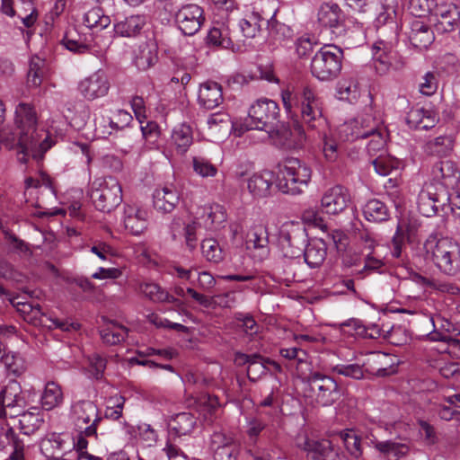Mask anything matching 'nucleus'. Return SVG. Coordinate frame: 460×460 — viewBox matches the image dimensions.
<instances>
[{"instance_id": "obj_25", "label": "nucleus", "mask_w": 460, "mask_h": 460, "mask_svg": "<svg viewBox=\"0 0 460 460\" xmlns=\"http://www.w3.org/2000/svg\"><path fill=\"white\" fill-rule=\"evenodd\" d=\"M69 449V444L61 434L50 433L40 442V450L47 460H61Z\"/></svg>"}, {"instance_id": "obj_10", "label": "nucleus", "mask_w": 460, "mask_h": 460, "mask_svg": "<svg viewBox=\"0 0 460 460\" xmlns=\"http://www.w3.org/2000/svg\"><path fill=\"white\" fill-rule=\"evenodd\" d=\"M386 28L378 29V39L372 46L373 65L377 74L385 75L393 66V61L396 57L394 49L398 42V34L395 30L390 31L385 35Z\"/></svg>"}, {"instance_id": "obj_44", "label": "nucleus", "mask_w": 460, "mask_h": 460, "mask_svg": "<svg viewBox=\"0 0 460 460\" xmlns=\"http://www.w3.org/2000/svg\"><path fill=\"white\" fill-rule=\"evenodd\" d=\"M63 402L61 387L55 382H48L40 396L41 407L47 411L59 406Z\"/></svg>"}, {"instance_id": "obj_32", "label": "nucleus", "mask_w": 460, "mask_h": 460, "mask_svg": "<svg viewBox=\"0 0 460 460\" xmlns=\"http://www.w3.org/2000/svg\"><path fill=\"white\" fill-rule=\"evenodd\" d=\"M198 101L200 106L208 110L218 107L223 102L221 85L213 81L203 83L199 87Z\"/></svg>"}, {"instance_id": "obj_5", "label": "nucleus", "mask_w": 460, "mask_h": 460, "mask_svg": "<svg viewBox=\"0 0 460 460\" xmlns=\"http://www.w3.org/2000/svg\"><path fill=\"white\" fill-rule=\"evenodd\" d=\"M279 107L270 99H259L253 102L248 111V116L240 124V128H234V134L241 137L247 130H262L272 128L279 119Z\"/></svg>"}, {"instance_id": "obj_63", "label": "nucleus", "mask_w": 460, "mask_h": 460, "mask_svg": "<svg viewBox=\"0 0 460 460\" xmlns=\"http://www.w3.org/2000/svg\"><path fill=\"white\" fill-rule=\"evenodd\" d=\"M437 5L435 0H410L411 12L418 17L434 13Z\"/></svg>"}, {"instance_id": "obj_39", "label": "nucleus", "mask_w": 460, "mask_h": 460, "mask_svg": "<svg viewBox=\"0 0 460 460\" xmlns=\"http://www.w3.org/2000/svg\"><path fill=\"white\" fill-rule=\"evenodd\" d=\"M454 143L455 140L452 136H439L426 142L424 152L429 155L447 156L453 151Z\"/></svg>"}, {"instance_id": "obj_24", "label": "nucleus", "mask_w": 460, "mask_h": 460, "mask_svg": "<svg viewBox=\"0 0 460 460\" xmlns=\"http://www.w3.org/2000/svg\"><path fill=\"white\" fill-rule=\"evenodd\" d=\"M125 228L133 235L141 234L148 226V212L134 205H126L123 213Z\"/></svg>"}, {"instance_id": "obj_22", "label": "nucleus", "mask_w": 460, "mask_h": 460, "mask_svg": "<svg viewBox=\"0 0 460 460\" xmlns=\"http://www.w3.org/2000/svg\"><path fill=\"white\" fill-rule=\"evenodd\" d=\"M298 447L306 452L309 460H337L338 452L328 439L315 440L305 438Z\"/></svg>"}, {"instance_id": "obj_49", "label": "nucleus", "mask_w": 460, "mask_h": 460, "mask_svg": "<svg viewBox=\"0 0 460 460\" xmlns=\"http://www.w3.org/2000/svg\"><path fill=\"white\" fill-rule=\"evenodd\" d=\"M410 451V446L404 442H398L394 440H385L382 444H378V452L393 458V460H399L407 456Z\"/></svg>"}, {"instance_id": "obj_57", "label": "nucleus", "mask_w": 460, "mask_h": 460, "mask_svg": "<svg viewBox=\"0 0 460 460\" xmlns=\"http://www.w3.org/2000/svg\"><path fill=\"white\" fill-rule=\"evenodd\" d=\"M44 60L39 57H33L30 61V68L27 75L28 84L31 86H40L44 76Z\"/></svg>"}, {"instance_id": "obj_21", "label": "nucleus", "mask_w": 460, "mask_h": 460, "mask_svg": "<svg viewBox=\"0 0 460 460\" xmlns=\"http://www.w3.org/2000/svg\"><path fill=\"white\" fill-rule=\"evenodd\" d=\"M431 175L441 184L442 190L455 189L460 181V171L450 160L437 162L432 166Z\"/></svg>"}, {"instance_id": "obj_9", "label": "nucleus", "mask_w": 460, "mask_h": 460, "mask_svg": "<svg viewBox=\"0 0 460 460\" xmlns=\"http://www.w3.org/2000/svg\"><path fill=\"white\" fill-rule=\"evenodd\" d=\"M307 242L308 235L304 223L288 221L281 225L279 231V246L284 257L300 258Z\"/></svg>"}, {"instance_id": "obj_61", "label": "nucleus", "mask_w": 460, "mask_h": 460, "mask_svg": "<svg viewBox=\"0 0 460 460\" xmlns=\"http://www.w3.org/2000/svg\"><path fill=\"white\" fill-rule=\"evenodd\" d=\"M63 44L68 50L75 53H85L89 52L95 56H99L102 53V49H96L94 46H92L91 43H84L79 42L78 40L70 39L68 36H66L63 39Z\"/></svg>"}, {"instance_id": "obj_14", "label": "nucleus", "mask_w": 460, "mask_h": 460, "mask_svg": "<svg viewBox=\"0 0 460 460\" xmlns=\"http://www.w3.org/2000/svg\"><path fill=\"white\" fill-rule=\"evenodd\" d=\"M110 89V82L106 73L97 70L82 79L77 85L79 93L88 101H93L105 96Z\"/></svg>"}, {"instance_id": "obj_51", "label": "nucleus", "mask_w": 460, "mask_h": 460, "mask_svg": "<svg viewBox=\"0 0 460 460\" xmlns=\"http://www.w3.org/2000/svg\"><path fill=\"white\" fill-rule=\"evenodd\" d=\"M337 94L340 100L354 102L359 97V87L354 78H342L337 84Z\"/></svg>"}, {"instance_id": "obj_6", "label": "nucleus", "mask_w": 460, "mask_h": 460, "mask_svg": "<svg viewBox=\"0 0 460 460\" xmlns=\"http://www.w3.org/2000/svg\"><path fill=\"white\" fill-rule=\"evenodd\" d=\"M89 196L96 209L110 213L121 203L122 188L114 177L98 178L93 181Z\"/></svg>"}, {"instance_id": "obj_60", "label": "nucleus", "mask_w": 460, "mask_h": 460, "mask_svg": "<svg viewBox=\"0 0 460 460\" xmlns=\"http://www.w3.org/2000/svg\"><path fill=\"white\" fill-rule=\"evenodd\" d=\"M193 171L203 178L215 177L217 173V168L208 159L203 156L192 157Z\"/></svg>"}, {"instance_id": "obj_28", "label": "nucleus", "mask_w": 460, "mask_h": 460, "mask_svg": "<svg viewBox=\"0 0 460 460\" xmlns=\"http://www.w3.org/2000/svg\"><path fill=\"white\" fill-rule=\"evenodd\" d=\"M434 14L438 18L436 23L438 31L450 32L460 24V12L455 4L437 5Z\"/></svg>"}, {"instance_id": "obj_2", "label": "nucleus", "mask_w": 460, "mask_h": 460, "mask_svg": "<svg viewBox=\"0 0 460 460\" xmlns=\"http://www.w3.org/2000/svg\"><path fill=\"white\" fill-rule=\"evenodd\" d=\"M281 99L288 113H291L294 106L299 109L300 121H294V129L300 140L306 138L304 126L313 131L326 126V119L323 116L322 101L310 86L303 85L294 92L284 90L281 92Z\"/></svg>"}, {"instance_id": "obj_37", "label": "nucleus", "mask_w": 460, "mask_h": 460, "mask_svg": "<svg viewBox=\"0 0 460 460\" xmlns=\"http://www.w3.org/2000/svg\"><path fill=\"white\" fill-rule=\"evenodd\" d=\"M197 423V418L190 412L183 411L175 414L168 422L171 434L177 437L190 435Z\"/></svg>"}, {"instance_id": "obj_16", "label": "nucleus", "mask_w": 460, "mask_h": 460, "mask_svg": "<svg viewBox=\"0 0 460 460\" xmlns=\"http://www.w3.org/2000/svg\"><path fill=\"white\" fill-rule=\"evenodd\" d=\"M371 116H362L344 122L339 127L338 133L341 140L352 142L359 138H367L373 132Z\"/></svg>"}, {"instance_id": "obj_23", "label": "nucleus", "mask_w": 460, "mask_h": 460, "mask_svg": "<svg viewBox=\"0 0 460 460\" xmlns=\"http://www.w3.org/2000/svg\"><path fill=\"white\" fill-rule=\"evenodd\" d=\"M317 19L321 25L330 28L337 35L343 31L344 14L337 4H323L318 10Z\"/></svg>"}, {"instance_id": "obj_34", "label": "nucleus", "mask_w": 460, "mask_h": 460, "mask_svg": "<svg viewBox=\"0 0 460 460\" xmlns=\"http://www.w3.org/2000/svg\"><path fill=\"white\" fill-rule=\"evenodd\" d=\"M10 447V460H24L25 446L12 428L0 429V451Z\"/></svg>"}, {"instance_id": "obj_58", "label": "nucleus", "mask_w": 460, "mask_h": 460, "mask_svg": "<svg viewBox=\"0 0 460 460\" xmlns=\"http://www.w3.org/2000/svg\"><path fill=\"white\" fill-rule=\"evenodd\" d=\"M257 357L258 358H253L247 367V376L252 382H256L262 376L266 375L268 371L266 365L271 363L270 359L264 358L260 354H257Z\"/></svg>"}, {"instance_id": "obj_12", "label": "nucleus", "mask_w": 460, "mask_h": 460, "mask_svg": "<svg viewBox=\"0 0 460 460\" xmlns=\"http://www.w3.org/2000/svg\"><path fill=\"white\" fill-rule=\"evenodd\" d=\"M71 419L77 432L85 436H97L102 420L97 406L91 401H78L71 407Z\"/></svg>"}, {"instance_id": "obj_7", "label": "nucleus", "mask_w": 460, "mask_h": 460, "mask_svg": "<svg viewBox=\"0 0 460 460\" xmlns=\"http://www.w3.org/2000/svg\"><path fill=\"white\" fill-rule=\"evenodd\" d=\"M343 51L337 46L325 45L313 57L311 73L320 81L337 77L342 67Z\"/></svg>"}, {"instance_id": "obj_3", "label": "nucleus", "mask_w": 460, "mask_h": 460, "mask_svg": "<svg viewBox=\"0 0 460 460\" xmlns=\"http://www.w3.org/2000/svg\"><path fill=\"white\" fill-rule=\"evenodd\" d=\"M426 259L443 274L455 276L460 271V245L448 237L431 234L424 243Z\"/></svg>"}, {"instance_id": "obj_20", "label": "nucleus", "mask_w": 460, "mask_h": 460, "mask_svg": "<svg viewBox=\"0 0 460 460\" xmlns=\"http://www.w3.org/2000/svg\"><path fill=\"white\" fill-rule=\"evenodd\" d=\"M446 205V194H443V190L436 192L432 186L423 189L418 196L419 211L427 217L436 215L439 209L443 210Z\"/></svg>"}, {"instance_id": "obj_13", "label": "nucleus", "mask_w": 460, "mask_h": 460, "mask_svg": "<svg viewBox=\"0 0 460 460\" xmlns=\"http://www.w3.org/2000/svg\"><path fill=\"white\" fill-rule=\"evenodd\" d=\"M175 22L186 36H193L205 22L203 9L198 4H187L175 13Z\"/></svg>"}, {"instance_id": "obj_26", "label": "nucleus", "mask_w": 460, "mask_h": 460, "mask_svg": "<svg viewBox=\"0 0 460 460\" xmlns=\"http://www.w3.org/2000/svg\"><path fill=\"white\" fill-rule=\"evenodd\" d=\"M146 25V16L131 14L113 23L114 35L121 38H136L141 34Z\"/></svg>"}, {"instance_id": "obj_48", "label": "nucleus", "mask_w": 460, "mask_h": 460, "mask_svg": "<svg viewBox=\"0 0 460 460\" xmlns=\"http://www.w3.org/2000/svg\"><path fill=\"white\" fill-rule=\"evenodd\" d=\"M381 9L376 17L379 25H389L390 31H396L394 19L398 9V0H379Z\"/></svg>"}, {"instance_id": "obj_40", "label": "nucleus", "mask_w": 460, "mask_h": 460, "mask_svg": "<svg viewBox=\"0 0 460 460\" xmlns=\"http://www.w3.org/2000/svg\"><path fill=\"white\" fill-rule=\"evenodd\" d=\"M109 127L110 128H96V130H100L103 137L105 135H111L113 132L120 133V135L118 136L119 140V144L123 146H121V150L124 153H128L134 147L135 145V139L133 137L132 129L123 128L119 122L112 119H109Z\"/></svg>"}, {"instance_id": "obj_46", "label": "nucleus", "mask_w": 460, "mask_h": 460, "mask_svg": "<svg viewBox=\"0 0 460 460\" xmlns=\"http://www.w3.org/2000/svg\"><path fill=\"white\" fill-rule=\"evenodd\" d=\"M208 124L211 134H218L221 137L226 136L232 129L240 128V126L230 121V117L226 113L212 114L208 119Z\"/></svg>"}, {"instance_id": "obj_55", "label": "nucleus", "mask_w": 460, "mask_h": 460, "mask_svg": "<svg viewBox=\"0 0 460 460\" xmlns=\"http://www.w3.org/2000/svg\"><path fill=\"white\" fill-rule=\"evenodd\" d=\"M371 126H374L373 132L369 133L370 137L367 143V149L369 155H374L377 152H383L386 144V133L383 128L376 127L375 121Z\"/></svg>"}, {"instance_id": "obj_54", "label": "nucleus", "mask_w": 460, "mask_h": 460, "mask_svg": "<svg viewBox=\"0 0 460 460\" xmlns=\"http://www.w3.org/2000/svg\"><path fill=\"white\" fill-rule=\"evenodd\" d=\"M340 438L349 455L355 459H359L362 456L361 443L358 437L353 430L346 429L340 433Z\"/></svg>"}, {"instance_id": "obj_62", "label": "nucleus", "mask_w": 460, "mask_h": 460, "mask_svg": "<svg viewBox=\"0 0 460 460\" xmlns=\"http://www.w3.org/2000/svg\"><path fill=\"white\" fill-rule=\"evenodd\" d=\"M375 171L381 176L389 175L393 170L398 167V162L391 157L378 155L372 162Z\"/></svg>"}, {"instance_id": "obj_64", "label": "nucleus", "mask_w": 460, "mask_h": 460, "mask_svg": "<svg viewBox=\"0 0 460 460\" xmlns=\"http://www.w3.org/2000/svg\"><path fill=\"white\" fill-rule=\"evenodd\" d=\"M270 37L279 44H287V42L293 37V31L291 28L284 23L276 22L272 24L270 29Z\"/></svg>"}, {"instance_id": "obj_1", "label": "nucleus", "mask_w": 460, "mask_h": 460, "mask_svg": "<svg viewBox=\"0 0 460 460\" xmlns=\"http://www.w3.org/2000/svg\"><path fill=\"white\" fill-rule=\"evenodd\" d=\"M37 121L33 106L21 102L15 108V129L0 130V144L7 149H16L21 163H26L30 155L36 160L42 159L52 146L49 133L39 128Z\"/></svg>"}, {"instance_id": "obj_4", "label": "nucleus", "mask_w": 460, "mask_h": 460, "mask_svg": "<svg viewBox=\"0 0 460 460\" xmlns=\"http://www.w3.org/2000/svg\"><path fill=\"white\" fill-rule=\"evenodd\" d=\"M312 176L311 168L295 157L287 158L278 172L277 188L285 194L296 195L307 187Z\"/></svg>"}, {"instance_id": "obj_47", "label": "nucleus", "mask_w": 460, "mask_h": 460, "mask_svg": "<svg viewBox=\"0 0 460 460\" xmlns=\"http://www.w3.org/2000/svg\"><path fill=\"white\" fill-rule=\"evenodd\" d=\"M323 144V153L325 159L329 162H334L339 156L338 144L332 137L330 128L327 126L317 128L315 131Z\"/></svg>"}, {"instance_id": "obj_31", "label": "nucleus", "mask_w": 460, "mask_h": 460, "mask_svg": "<svg viewBox=\"0 0 460 460\" xmlns=\"http://www.w3.org/2000/svg\"><path fill=\"white\" fill-rule=\"evenodd\" d=\"M180 196L173 186L156 189L153 194L154 208L162 213H171L177 206Z\"/></svg>"}, {"instance_id": "obj_36", "label": "nucleus", "mask_w": 460, "mask_h": 460, "mask_svg": "<svg viewBox=\"0 0 460 460\" xmlns=\"http://www.w3.org/2000/svg\"><path fill=\"white\" fill-rule=\"evenodd\" d=\"M302 255L310 268L320 267L326 259V243L323 239L308 241Z\"/></svg>"}, {"instance_id": "obj_53", "label": "nucleus", "mask_w": 460, "mask_h": 460, "mask_svg": "<svg viewBox=\"0 0 460 460\" xmlns=\"http://www.w3.org/2000/svg\"><path fill=\"white\" fill-rule=\"evenodd\" d=\"M201 251L207 261L219 263L224 259V252L215 239H205L201 243Z\"/></svg>"}, {"instance_id": "obj_59", "label": "nucleus", "mask_w": 460, "mask_h": 460, "mask_svg": "<svg viewBox=\"0 0 460 460\" xmlns=\"http://www.w3.org/2000/svg\"><path fill=\"white\" fill-rule=\"evenodd\" d=\"M174 293L178 296L185 297L186 294L190 295V297L196 301L199 305L203 306L204 308H210L213 305V298L209 297L208 296L198 292L196 289H194L191 287H189L187 288H183L181 286H177L174 288Z\"/></svg>"}, {"instance_id": "obj_43", "label": "nucleus", "mask_w": 460, "mask_h": 460, "mask_svg": "<svg viewBox=\"0 0 460 460\" xmlns=\"http://www.w3.org/2000/svg\"><path fill=\"white\" fill-rule=\"evenodd\" d=\"M171 137L178 153L184 154L192 144V129L186 123L180 124L172 129Z\"/></svg>"}, {"instance_id": "obj_38", "label": "nucleus", "mask_w": 460, "mask_h": 460, "mask_svg": "<svg viewBox=\"0 0 460 460\" xmlns=\"http://www.w3.org/2000/svg\"><path fill=\"white\" fill-rule=\"evenodd\" d=\"M19 428L24 435H31L37 431L43 423V415L39 407L31 406L27 411L21 412Z\"/></svg>"}, {"instance_id": "obj_52", "label": "nucleus", "mask_w": 460, "mask_h": 460, "mask_svg": "<svg viewBox=\"0 0 460 460\" xmlns=\"http://www.w3.org/2000/svg\"><path fill=\"white\" fill-rule=\"evenodd\" d=\"M207 40L208 43L215 46H220L224 49H229L234 45L229 31L224 25L210 29L208 33Z\"/></svg>"}, {"instance_id": "obj_29", "label": "nucleus", "mask_w": 460, "mask_h": 460, "mask_svg": "<svg viewBox=\"0 0 460 460\" xmlns=\"http://www.w3.org/2000/svg\"><path fill=\"white\" fill-rule=\"evenodd\" d=\"M248 249L258 261H263L270 255L269 234L267 229L259 226L252 229L247 242Z\"/></svg>"}, {"instance_id": "obj_19", "label": "nucleus", "mask_w": 460, "mask_h": 460, "mask_svg": "<svg viewBox=\"0 0 460 460\" xmlns=\"http://www.w3.org/2000/svg\"><path fill=\"white\" fill-rule=\"evenodd\" d=\"M363 367L367 373L376 376H386L396 372L394 357L381 351L370 353Z\"/></svg>"}, {"instance_id": "obj_45", "label": "nucleus", "mask_w": 460, "mask_h": 460, "mask_svg": "<svg viewBox=\"0 0 460 460\" xmlns=\"http://www.w3.org/2000/svg\"><path fill=\"white\" fill-rule=\"evenodd\" d=\"M158 60L157 45L153 40H148L139 46V52L136 58L137 66L141 69L153 66Z\"/></svg>"}, {"instance_id": "obj_56", "label": "nucleus", "mask_w": 460, "mask_h": 460, "mask_svg": "<svg viewBox=\"0 0 460 460\" xmlns=\"http://www.w3.org/2000/svg\"><path fill=\"white\" fill-rule=\"evenodd\" d=\"M1 361L4 365L6 370L14 376H20L25 371L24 360L17 353H4L1 357Z\"/></svg>"}, {"instance_id": "obj_50", "label": "nucleus", "mask_w": 460, "mask_h": 460, "mask_svg": "<svg viewBox=\"0 0 460 460\" xmlns=\"http://www.w3.org/2000/svg\"><path fill=\"white\" fill-rule=\"evenodd\" d=\"M128 332L126 327L115 323H111L100 331V334L104 343L116 345L125 341L128 336Z\"/></svg>"}, {"instance_id": "obj_27", "label": "nucleus", "mask_w": 460, "mask_h": 460, "mask_svg": "<svg viewBox=\"0 0 460 460\" xmlns=\"http://www.w3.org/2000/svg\"><path fill=\"white\" fill-rule=\"evenodd\" d=\"M264 20V12L255 2L246 9L244 17L240 21L239 26L243 35L246 38H254L261 31Z\"/></svg>"}, {"instance_id": "obj_11", "label": "nucleus", "mask_w": 460, "mask_h": 460, "mask_svg": "<svg viewBox=\"0 0 460 460\" xmlns=\"http://www.w3.org/2000/svg\"><path fill=\"white\" fill-rule=\"evenodd\" d=\"M315 402L321 406H331L341 396L337 382L319 371H313L305 377Z\"/></svg>"}, {"instance_id": "obj_17", "label": "nucleus", "mask_w": 460, "mask_h": 460, "mask_svg": "<svg viewBox=\"0 0 460 460\" xmlns=\"http://www.w3.org/2000/svg\"><path fill=\"white\" fill-rule=\"evenodd\" d=\"M18 311L24 314H31L33 317L41 315L40 322L49 329H59L63 332L75 331L80 328V324L76 323H69L66 320H60L41 313V306L39 304H31L28 302H18Z\"/></svg>"}, {"instance_id": "obj_35", "label": "nucleus", "mask_w": 460, "mask_h": 460, "mask_svg": "<svg viewBox=\"0 0 460 460\" xmlns=\"http://www.w3.org/2000/svg\"><path fill=\"white\" fill-rule=\"evenodd\" d=\"M264 131L270 144L277 148L289 150L296 146L290 128H288L279 119L272 128H267Z\"/></svg>"}, {"instance_id": "obj_42", "label": "nucleus", "mask_w": 460, "mask_h": 460, "mask_svg": "<svg viewBox=\"0 0 460 460\" xmlns=\"http://www.w3.org/2000/svg\"><path fill=\"white\" fill-rule=\"evenodd\" d=\"M363 214L367 221L375 223L386 221L390 216L385 203L376 199H370L365 204Z\"/></svg>"}, {"instance_id": "obj_33", "label": "nucleus", "mask_w": 460, "mask_h": 460, "mask_svg": "<svg viewBox=\"0 0 460 460\" xmlns=\"http://www.w3.org/2000/svg\"><path fill=\"white\" fill-rule=\"evenodd\" d=\"M434 39L432 30L423 22L415 20L411 22L409 40L414 49L418 50L427 49L434 41Z\"/></svg>"}, {"instance_id": "obj_8", "label": "nucleus", "mask_w": 460, "mask_h": 460, "mask_svg": "<svg viewBox=\"0 0 460 460\" xmlns=\"http://www.w3.org/2000/svg\"><path fill=\"white\" fill-rule=\"evenodd\" d=\"M37 394L32 390H22L16 382L9 383L0 392V419L15 418L26 407L36 402Z\"/></svg>"}, {"instance_id": "obj_30", "label": "nucleus", "mask_w": 460, "mask_h": 460, "mask_svg": "<svg viewBox=\"0 0 460 460\" xmlns=\"http://www.w3.org/2000/svg\"><path fill=\"white\" fill-rule=\"evenodd\" d=\"M274 181V173L271 171L264 170L255 172L248 178L247 188L253 197L264 198L270 195Z\"/></svg>"}, {"instance_id": "obj_15", "label": "nucleus", "mask_w": 460, "mask_h": 460, "mask_svg": "<svg viewBox=\"0 0 460 460\" xmlns=\"http://www.w3.org/2000/svg\"><path fill=\"white\" fill-rule=\"evenodd\" d=\"M350 201L351 198L348 189L336 185L323 193L321 207L326 214L338 215L348 208Z\"/></svg>"}, {"instance_id": "obj_18", "label": "nucleus", "mask_w": 460, "mask_h": 460, "mask_svg": "<svg viewBox=\"0 0 460 460\" xmlns=\"http://www.w3.org/2000/svg\"><path fill=\"white\" fill-rule=\"evenodd\" d=\"M339 329L343 334L362 339L376 340L386 338L385 332L376 323L365 324L362 320L350 318L339 324Z\"/></svg>"}, {"instance_id": "obj_41", "label": "nucleus", "mask_w": 460, "mask_h": 460, "mask_svg": "<svg viewBox=\"0 0 460 460\" xmlns=\"http://www.w3.org/2000/svg\"><path fill=\"white\" fill-rule=\"evenodd\" d=\"M138 290L146 297L155 303L174 304L179 302L177 298L170 295L165 289L154 282L141 283Z\"/></svg>"}]
</instances>
